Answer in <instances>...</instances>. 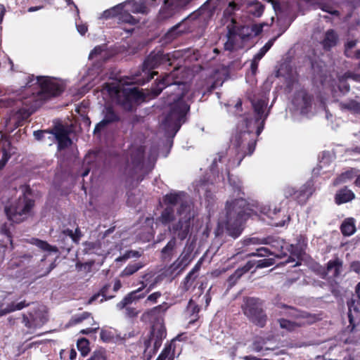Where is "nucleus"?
<instances>
[{"label":"nucleus","instance_id":"f257e3e1","mask_svg":"<svg viewBox=\"0 0 360 360\" xmlns=\"http://www.w3.org/2000/svg\"><path fill=\"white\" fill-rule=\"evenodd\" d=\"M36 84L40 89L32 92L27 96H24L20 101L18 109L15 112L13 119L15 120L14 127L18 128L24 124L34 112H35L46 101L60 96L65 91V86L54 79L46 76L37 77Z\"/></svg>","mask_w":360,"mask_h":360},{"label":"nucleus","instance_id":"f03ea898","mask_svg":"<svg viewBox=\"0 0 360 360\" xmlns=\"http://www.w3.org/2000/svg\"><path fill=\"white\" fill-rule=\"evenodd\" d=\"M255 119L245 118V131H240L235 136L233 145L236 149V158L238 160V166L246 155H251L256 146L255 136H259L264 129L265 120L269 113L264 115L267 105V101L260 98L252 101Z\"/></svg>","mask_w":360,"mask_h":360},{"label":"nucleus","instance_id":"7ed1b4c3","mask_svg":"<svg viewBox=\"0 0 360 360\" xmlns=\"http://www.w3.org/2000/svg\"><path fill=\"white\" fill-rule=\"evenodd\" d=\"M225 210L226 233L236 239L242 234L243 225L251 216L253 210L250 204L243 197L227 201Z\"/></svg>","mask_w":360,"mask_h":360},{"label":"nucleus","instance_id":"20e7f679","mask_svg":"<svg viewBox=\"0 0 360 360\" xmlns=\"http://www.w3.org/2000/svg\"><path fill=\"white\" fill-rule=\"evenodd\" d=\"M172 58H174L173 54L165 53L162 50L151 52L144 60L141 72H139V74L135 75L134 82L139 85H143L150 82L155 75H158V72L153 70L161 65L172 66Z\"/></svg>","mask_w":360,"mask_h":360},{"label":"nucleus","instance_id":"39448f33","mask_svg":"<svg viewBox=\"0 0 360 360\" xmlns=\"http://www.w3.org/2000/svg\"><path fill=\"white\" fill-rule=\"evenodd\" d=\"M189 110L190 105L184 100L183 94L174 98L163 121L166 131L174 136L185 122L186 115Z\"/></svg>","mask_w":360,"mask_h":360},{"label":"nucleus","instance_id":"423d86ee","mask_svg":"<svg viewBox=\"0 0 360 360\" xmlns=\"http://www.w3.org/2000/svg\"><path fill=\"white\" fill-rule=\"evenodd\" d=\"M241 309L243 314L253 325L261 328L266 326L268 316L264 309L263 300L257 297H246Z\"/></svg>","mask_w":360,"mask_h":360},{"label":"nucleus","instance_id":"0eeeda50","mask_svg":"<svg viewBox=\"0 0 360 360\" xmlns=\"http://www.w3.org/2000/svg\"><path fill=\"white\" fill-rule=\"evenodd\" d=\"M34 205V201L23 194L9 206L5 207V213L8 220L18 224L23 220L24 215L30 213Z\"/></svg>","mask_w":360,"mask_h":360},{"label":"nucleus","instance_id":"6e6552de","mask_svg":"<svg viewBox=\"0 0 360 360\" xmlns=\"http://www.w3.org/2000/svg\"><path fill=\"white\" fill-rule=\"evenodd\" d=\"M130 158L131 162L127 165L124 173L129 180L136 179L137 182H141L143 176L137 174L143 169L144 149L142 147L136 148L131 152Z\"/></svg>","mask_w":360,"mask_h":360},{"label":"nucleus","instance_id":"1a4fd4ad","mask_svg":"<svg viewBox=\"0 0 360 360\" xmlns=\"http://www.w3.org/2000/svg\"><path fill=\"white\" fill-rule=\"evenodd\" d=\"M146 99L145 94L137 88L123 89L117 98V103L125 111L131 112L140 101Z\"/></svg>","mask_w":360,"mask_h":360},{"label":"nucleus","instance_id":"9d476101","mask_svg":"<svg viewBox=\"0 0 360 360\" xmlns=\"http://www.w3.org/2000/svg\"><path fill=\"white\" fill-rule=\"evenodd\" d=\"M186 197V193L184 191H174L165 195L162 201L166 206H172L174 208V206L178 205L176 213L181 216L191 211V206Z\"/></svg>","mask_w":360,"mask_h":360},{"label":"nucleus","instance_id":"9b49d317","mask_svg":"<svg viewBox=\"0 0 360 360\" xmlns=\"http://www.w3.org/2000/svg\"><path fill=\"white\" fill-rule=\"evenodd\" d=\"M194 247L192 244H186L179 257L170 264L168 271L171 275L179 274L182 272L192 262Z\"/></svg>","mask_w":360,"mask_h":360},{"label":"nucleus","instance_id":"f8f14e48","mask_svg":"<svg viewBox=\"0 0 360 360\" xmlns=\"http://www.w3.org/2000/svg\"><path fill=\"white\" fill-rule=\"evenodd\" d=\"M192 218L191 211L179 216V220L169 228L170 232L176 235L179 240H185L190 232Z\"/></svg>","mask_w":360,"mask_h":360},{"label":"nucleus","instance_id":"ddd939ff","mask_svg":"<svg viewBox=\"0 0 360 360\" xmlns=\"http://www.w3.org/2000/svg\"><path fill=\"white\" fill-rule=\"evenodd\" d=\"M169 307V304L164 302L144 311L141 316V320L144 322L150 323L152 326L163 324L164 316Z\"/></svg>","mask_w":360,"mask_h":360},{"label":"nucleus","instance_id":"4468645a","mask_svg":"<svg viewBox=\"0 0 360 360\" xmlns=\"http://www.w3.org/2000/svg\"><path fill=\"white\" fill-rule=\"evenodd\" d=\"M166 328L163 324H157L151 326L150 334L147 338L143 340L144 347H146V352L149 347L154 343L157 347H161L162 340L166 338Z\"/></svg>","mask_w":360,"mask_h":360},{"label":"nucleus","instance_id":"2eb2a0df","mask_svg":"<svg viewBox=\"0 0 360 360\" xmlns=\"http://www.w3.org/2000/svg\"><path fill=\"white\" fill-rule=\"evenodd\" d=\"M103 120L99 122L94 129V134H99L103 131L108 125L117 123L120 121V114L115 111L113 106L111 105H107L103 110Z\"/></svg>","mask_w":360,"mask_h":360},{"label":"nucleus","instance_id":"dca6fc26","mask_svg":"<svg viewBox=\"0 0 360 360\" xmlns=\"http://www.w3.org/2000/svg\"><path fill=\"white\" fill-rule=\"evenodd\" d=\"M51 133L54 135L57 140L58 148L59 150L67 148L72 143L69 136L70 130L62 124L55 125L51 131Z\"/></svg>","mask_w":360,"mask_h":360},{"label":"nucleus","instance_id":"f3484780","mask_svg":"<svg viewBox=\"0 0 360 360\" xmlns=\"http://www.w3.org/2000/svg\"><path fill=\"white\" fill-rule=\"evenodd\" d=\"M141 283L142 284L141 287L129 292L120 302L116 304V307L119 310L124 309V307H129V305L132 302L138 301L146 297V293H141V292L147 287V285L145 284L143 281H141Z\"/></svg>","mask_w":360,"mask_h":360},{"label":"nucleus","instance_id":"a211bd4d","mask_svg":"<svg viewBox=\"0 0 360 360\" xmlns=\"http://www.w3.org/2000/svg\"><path fill=\"white\" fill-rule=\"evenodd\" d=\"M175 84L172 76L170 74H165L160 79H156L155 83L152 84L150 89V94L153 98L158 96L162 90L168 86Z\"/></svg>","mask_w":360,"mask_h":360},{"label":"nucleus","instance_id":"6ab92c4d","mask_svg":"<svg viewBox=\"0 0 360 360\" xmlns=\"http://www.w3.org/2000/svg\"><path fill=\"white\" fill-rule=\"evenodd\" d=\"M268 217L271 219V225L274 226H283L290 220L289 215L285 213L281 209L274 208L273 211H269Z\"/></svg>","mask_w":360,"mask_h":360},{"label":"nucleus","instance_id":"aec40b11","mask_svg":"<svg viewBox=\"0 0 360 360\" xmlns=\"http://www.w3.org/2000/svg\"><path fill=\"white\" fill-rule=\"evenodd\" d=\"M252 269V264L251 262H246L245 265L238 267L236 271L229 276L226 280L228 283V288H232L238 281V280L245 274L249 272Z\"/></svg>","mask_w":360,"mask_h":360},{"label":"nucleus","instance_id":"412c9836","mask_svg":"<svg viewBox=\"0 0 360 360\" xmlns=\"http://www.w3.org/2000/svg\"><path fill=\"white\" fill-rule=\"evenodd\" d=\"M252 269V264L251 262H246L245 265L238 267L236 271L229 276L226 280L228 283V288H232L238 281V280L245 274L249 272Z\"/></svg>","mask_w":360,"mask_h":360},{"label":"nucleus","instance_id":"4be33fe9","mask_svg":"<svg viewBox=\"0 0 360 360\" xmlns=\"http://www.w3.org/2000/svg\"><path fill=\"white\" fill-rule=\"evenodd\" d=\"M339 41V36L337 32L333 30H328L324 35L321 44L323 50L326 51H330L333 47L336 46Z\"/></svg>","mask_w":360,"mask_h":360},{"label":"nucleus","instance_id":"5701e85b","mask_svg":"<svg viewBox=\"0 0 360 360\" xmlns=\"http://www.w3.org/2000/svg\"><path fill=\"white\" fill-rule=\"evenodd\" d=\"M274 242H276L278 245L281 243V240L275 238L274 236H270L262 238L257 237L245 238L241 240L240 243L242 244L241 248H244L250 245L273 244Z\"/></svg>","mask_w":360,"mask_h":360},{"label":"nucleus","instance_id":"b1692460","mask_svg":"<svg viewBox=\"0 0 360 360\" xmlns=\"http://www.w3.org/2000/svg\"><path fill=\"white\" fill-rule=\"evenodd\" d=\"M348 307V320H349V327H351V331H354L355 328L356 327V322L354 321V316L352 312L354 314L360 313V300L357 298V300L352 299L347 303Z\"/></svg>","mask_w":360,"mask_h":360},{"label":"nucleus","instance_id":"393cba45","mask_svg":"<svg viewBox=\"0 0 360 360\" xmlns=\"http://www.w3.org/2000/svg\"><path fill=\"white\" fill-rule=\"evenodd\" d=\"M176 239L173 236L160 251V259L163 262H169L175 252L176 248Z\"/></svg>","mask_w":360,"mask_h":360},{"label":"nucleus","instance_id":"a878e982","mask_svg":"<svg viewBox=\"0 0 360 360\" xmlns=\"http://www.w3.org/2000/svg\"><path fill=\"white\" fill-rule=\"evenodd\" d=\"M343 266V261L338 257L330 259L326 264V271L328 273H332L334 278L339 277L341 274Z\"/></svg>","mask_w":360,"mask_h":360},{"label":"nucleus","instance_id":"bb28decb","mask_svg":"<svg viewBox=\"0 0 360 360\" xmlns=\"http://www.w3.org/2000/svg\"><path fill=\"white\" fill-rule=\"evenodd\" d=\"M354 198V193L345 186L337 191L335 195V202L337 205H342L352 201Z\"/></svg>","mask_w":360,"mask_h":360},{"label":"nucleus","instance_id":"cd10ccee","mask_svg":"<svg viewBox=\"0 0 360 360\" xmlns=\"http://www.w3.org/2000/svg\"><path fill=\"white\" fill-rule=\"evenodd\" d=\"M296 97L302 98L301 111L302 112H308L311 108L314 100L313 95L309 94L307 90L302 89L296 94Z\"/></svg>","mask_w":360,"mask_h":360},{"label":"nucleus","instance_id":"c85d7f7f","mask_svg":"<svg viewBox=\"0 0 360 360\" xmlns=\"http://www.w3.org/2000/svg\"><path fill=\"white\" fill-rule=\"evenodd\" d=\"M130 0H127L122 4V11L119 13L118 23H127L131 25H135L139 22V20L136 19L131 13L124 9L127 3H129Z\"/></svg>","mask_w":360,"mask_h":360},{"label":"nucleus","instance_id":"c756f323","mask_svg":"<svg viewBox=\"0 0 360 360\" xmlns=\"http://www.w3.org/2000/svg\"><path fill=\"white\" fill-rule=\"evenodd\" d=\"M212 0H207L198 10V15L204 20L210 19L214 14L217 6L211 5Z\"/></svg>","mask_w":360,"mask_h":360},{"label":"nucleus","instance_id":"7c9ffc66","mask_svg":"<svg viewBox=\"0 0 360 360\" xmlns=\"http://www.w3.org/2000/svg\"><path fill=\"white\" fill-rule=\"evenodd\" d=\"M158 219L164 226L174 221L175 219L174 208L172 206H166Z\"/></svg>","mask_w":360,"mask_h":360},{"label":"nucleus","instance_id":"2f4dec72","mask_svg":"<svg viewBox=\"0 0 360 360\" xmlns=\"http://www.w3.org/2000/svg\"><path fill=\"white\" fill-rule=\"evenodd\" d=\"M312 194L311 186L309 183L302 185L300 189L297 190L295 200L299 203L305 202L309 197Z\"/></svg>","mask_w":360,"mask_h":360},{"label":"nucleus","instance_id":"473e14b6","mask_svg":"<svg viewBox=\"0 0 360 360\" xmlns=\"http://www.w3.org/2000/svg\"><path fill=\"white\" fill-rule=\"evenodd\" d=\"M340 231L344 236H350L356 232L355 220L352 217L345 219L341 226Z\"/></svg>","mask_w":360,"mask_h":360},{"label":"nucleus","instance_id":"72a5a7b5","mask_svg":"<svg viewBox=\"0 0 360 360\" xmlns=\"http://www.w3.org/2000/svg\"><path fill=\"white\" fill-rule=\"evenodd\" d=\"M30 303L27 302L25 300L20 302H12L6 305V307L4 309H1L0 311V315H6L7 314H10L11 312L19 311L25 307H27L30 306Z\"/></svg>","mask_w":360,"mask_h":360},{"label":"nucleus","instance_id":"f704fd0d","mask_svg":"<svg viewBox=\"0 0 360 360\" xmlns=\"http://www.w3.org/2000/svg\"><path fill=\"white\" fill-rule=\"evenodd\" d=\"M240 6L234 1L229 2L228 6L223 12V18L221 20L223 23H226L229 20L231 21L232 18H234L235 12L240 9Z\"/></svg>","mask_w":360,"mask_h":360},{"label":"nucleus","instance_id":"c9c22d12","mask_svg":"<svg viewBox=\"0 0 360 360\" xmlns=\"http://www.w3.org/2000/svg\"><path fill=\"white\" fill-rule=\"evenodd\" d=\"M155 360H174V347L166 345Z\"/></svg>","mask_w":360,"mask_h":360},{"label":"nucleus","instance_id":"e433bc0d","mask_svg":"<svg viewBox=\"0 0 360 360\" xmlns=\"http://www.w3.org/2000/svg\"><path fill=\"white\" fill-rule=\"evenodd\" d=\"M121 11H122V4H119L109 9L104 11L101 14V18L105 20L113 18H118L119 13H120Z\"/></svg>","mask_w":360,"mask_h":360},{"label":"nucleus","instance_id":"4c0bfd02","mask_svg":"<svg viewBox=\"0 0 360 360\" xmlns=\"http://www.w3.org/2000/svg\"><path fill=\"white\" fill-rule=\"evenodd\" d=\"M341 110H347L353 113L360 114V103L355 100H349L347 102L340 103Z\"/></svg>","mask_w":360,"mask_h":360},{"label":"nucleus","instance_id":"58836bf2","mask_svg":"<svg viewBox=\"0 0 360 360\" xmlns=\"http://www.w3.org/2000/svg\"><path fill=\"white\" fill-rule=\"evenodd\" d=\"M110 288V284H105V285H103L102 287V288L100 290V292L97 294H95L89 300V303L91 304L93 302H94L95 300H96L98 297L100 295H101L103 298L101 300V302H103V300H110V299H112L113 297H115V295H108V290Z\"/></svg>","mask_w":360,"mask_h":360},{"label":"nucleus","instance_id":"ea45409f","mask_svg":"<svg viewBox=\"0 0 360 360\" xmlns=\"http://www.w3.org/2000/svg\"><path fill=\"white\" fill-rule=\"evenodd\" d=\"M143 266L141 262H134L128 264L121 273V276H129L138 271Z\"/></svg>","mask_w":360,"mask_h":360},{"label":"nucleus","instance_id":"a19ab883","mask_svg":"<svg viewBox=\"0 0 360 360\" xmlns=\"http://www.w3.org/2000/svg\"><path fill=\"white\" fill-rule=\"evenodd\" d=\"M247 262H251L252 268L255 266L256 269H262L274 265L275 259L273 258H264L259 260H249Z\"/></svg>","mask_w":360,"mask_h":360},{"label":"nucleus","instance_id":"79ce46f5","mask_svg":"<svg viewBox=\"0 0 360 360\" xmlns=\"http://www.w3.org/2000/svg\"><path fill=\"white\" fill-rule=\"evenodd\" d=\"M77 347L83 356H86L90 352L89 341L85 338L77 340Z\"/></svg>","mask_w":360,"mask_h":360},{"label":"nucleus","instance_id":"37998d69","mask_svg":"<svg viewBox=\"0 0 360 360\" xmlns=\"http://www.w3.org/2000/svg\"><path fill=\"white\" fill-rule=\"evenodd\" d=\"M92 317L91 313L89 311H84L82 314H75L70 320V324L71 325H77L82 322H83L84 320L88 319L89 318Z\"/></svg>","mask_w":360,"mask_h":360},{"label":"nucleus","instance_id":"c03bdc74","mask_svg":"<svg viewBox=\"0 0 360 360\" xmlns=\"http://www.w3.org/2000/svg\"><path fill=\"white\" fill-rule=\"evenodd\" d=\"M132 8L131 9V12L133 13H142L146 14L148 13V8L144 1L136 2L132 0Z\"/></svg>","mask_w":360,"mask_h":360},{"label":"nucleus","instance_id":"a18cd8bd","mask_svg":"<svg viewBox=\"0 0 360 360\" xmlns=\"http://www.w3.org/2000/svg\"><path fill=\"white\" fill-rule=\"evenodd\" d=\"M227 38H230L232 36L236 37L239 34L240 28L237 25V21L235 18H232L231 23L227 25Z\"/></svg>","mask_w":360,"mask_h":360},{"label":"nucleus","instance_id":"49530a36","mask_svg":"<svg viewBox=\"0 0 360 360\" xmlns=\"http://www.w3.org/2000/svg\"><path fill=\"white\" fill-rule=\"evenodd\" d=\"M35 245L37 246L41 250L46 252H57L58 249L55 246H52L49 244L46 241L41 240L39 239H35Z\"/></svg>","mask_w":360,"mask_h":360},{"label":"nucleus","instance_id":"de8ad7c7","mask_svg":"<svg viewBox=\"0 0 360 360\" xmlns=\"http://www.w3.org/2000/svg\"><path fill=\"white\" fill-rule=\"evenodd\" d=\"M181 25V23L180 22L170 28L166 34V38L169 39H176L178 36L181 35V33H183V31L179 30Z\"/></svg>","mask_w":360,"mask_h":360},{"label":"nucleus","instance_id":"09e8293b","mask_svg":"<svg viewBox=\"0 0 360 360\" xmlns=\"http://www.w3.org/2000/svg\"><path fill=\"white\" fill-rule=\"evenodd\" d=\"M278 321L281 328L286 329L288 331L294 330L295 328L297 326L295 322L285 319H280Z\"/></svg>","mask_w":360,"mask_h":360},{"label":"nucleus","instance_id":"8fccbe9b","mask_svg":"<svg viewBox=\"0 0 360 360\" xmlns=\"http://www.w3.org/2000/svg\"><path fill=\"white\" fill-rule=\"evenodd\" d=\"M87 360H107L105 351L103 349H96Z\"/></svg>","mask_w":360,"mask_h":360},{"label":"nucleus","instance_id":"3c124183","mask_svg":"<svg viewBox=\"0 0 360 360\" xmlns=\"http://www.w3.org/2000/svg\"><path fill=\"white\" fill-rule=\"evenodd\" d=\"M271 45L272 44L271 41L266 43L265 45L259 49L258 53L255 55V58L257 60H261L271 48Z\"/></svg>","mask_w":360,"mask_h":360},{"label":"nucleus","instance_id":"603ef678","mask_svg":"<svg viewBox=\"0 0 360 360\" xmlns=\"http://www.w3.org/2000/svg\"><path fill=\"white\" fill-rule=\"evenodd\" d=\"M141 256L139 252L136 250H129L126 252L122 256L118 257L117 261H123L131 257H139Z\"/></svg>","mask_w":360,"mask_h":360},{"label":"nucleus","instance_id":"864d4df0","mask_svg":"<svg viewBox=\"0 0 360 360\" xmlns=\"http://www.w3.org/2000/svg\"><path fill=\"white\" fill-rule=\"evenodd\" d=\"M105 50V44L96 46H95L93 50L89 53V58H94L95 57H97Z\"/></svg>","mask_w":360,"mask_h":360},{"label":"nucleus","instance_id":"5fc2aeb1","mask_svg":"<svg viewBox=\"0 0 360 360\" xmlns=\"http://www.w3.org/2000/svg\"><path fill=\"white\" fill-rule=\"evenodd\" d=\"M162 296V293L160 291H157L155 292H153L152 294L149 295L148 297L146 298L145 303L146 304H155L158 302V299Z\"/></svg>","mask_w":360,"mask_h":360},{"label":"nucleus","instance_id":"6e6d98bb","mask_svg":"<svg viewBox=\"0 0 360 360\" xmlns=\"http://www.w3.org/2000/svg\"><path fill=\"white\" fill-rule=\"evenodd\" d=\"M22 323L27 328H31L32 327V323L30 319L34 320V314L32 312L28 313V316L25 314H22Z\"/></svg>","mask_w":360,"mask_h":360},{"label":"nucleus","instance_id":"4d7b16f0","mask_svg":"<svg viewBox=\"0 0 360 360\" xmlns=\"http://www.w3.org/2000/svg\"><path fill=\"white\" fill-rule=\"evenodd\" d=\"M10 158V153L6 150L4 149L1 158L0 159V170L4 169Z\"/></svg>","mask_w":360,"mask_h":360},{"label":"nucleus","instance_id":"13d9d810","mask_svg":"<svg viewBox=\"0 0 360 360\" xmlns=\"http://www.w3.org/2000/svg\"><path fill=\"white\" fill-rule=\"evenodd\" d=\"M270 254H271V252L268 248H260L257 250V252H252V253L248 254V255L250 257H252V256L265 257Z\"/></svg>","mask_w":360,"mask_h":360},{"label":"nucleus","instance_id":"bf43d9fd","mask_svg":"<svg viewBox=\"0 0 360 360\" xmlns=\"http://www.w3.org/2000/svg\"><path fill=\"white\" fill-rule=\"evenodd\" d=\"M356 45V40L348 41L345 45V54L347 57H351L349 51Z\"/></svg>","mask_w":360,"mask_h":360},{"label":"nucleus","instance_id":"052dcab7","mask_svg":"<svg viewBox=\"0 0 360 360\" xmlns=\"http://www.w3.org/2000/svg\"><path fill=\"white\" fill-rule=\"evenodd\" d=\"M125 309V315L129 318H134L138 315V311L134 307H126Z\"/></svg>","mask_w":360,"mask_h":360},{"label":"nucleus","instance_id":"680f3d73","mask_svg":"<svg viewBox=\"0 0 360 360\" xmlns=\"http://www.w3.org/2000/svg\"><path fill=\"white\" fill-rule=\"evenodd\" d=\"M100 338L104 342H109L112 338V336L110 331L102 329L100 333Z\"/></svg>","mask_w":360,"mask_h":360},{"label":"nucleus","instance_id":"e2e57ef3","mask_svg":"<svg viewBox=\"0 0 360 360\" xmlns=\"http://www.w3.org/2000/svg\"><path fill=\"white\" fill-rule=\"evenodd\" d=\"M188 307L191 309L192 315L196 314L200 312V307L195 304L192 300L188 302Z\"/></svg>","mask_w":360,"mask_h":360},{"label":"nucleus","instance_id":"0e129e2a","mask_svg":"<svg viewBox=\"0 0 360 360\" xmlns=\"http://www.w3.org/2000/svg\"><path fill=\"white\" fill-rule=\"evenodd\" d=\"M82 236V233L79 227L75 229V231H73V236L72 237V240L74 243L78 244L79 240Z\"/></svg>","mask_w":360,"mask_h":360},{"label":"nucleus","instance_id":"69168bd1","mask_svg":"<svg viewBox=\"0 0 360 360\" xmlns=\"http://www.w3.org/2000/svg\"><path fill=\"white\" fill-rule=\"evenodd\" d=\"M297 189L292 187H288L285 190V195L286 198H292L295 199Z\"/></svg>","mask_w":360,"mask_h":360},{"label":"nucleus","instance_id":"338daca9","mask_svg":"<svg viewBox=\"0 0 360 360\" xmlns=\"http://www.w3.org/2000/svg\"><path fill=\"white\" fill-rule=\"evenodd\" d=\"M350 271H354L356 274L360 273V261H353L350 264Z\"/></svg>","mask_w":360,"mask_h":360},{"label":"nucleus","instance_id":"774afa93","mask_svg":"<svg viewBox=\"0 0 360 360\" xmlns=\"http://www.w3.org/2000/svg\"><path fill=\"white\" fill-rule=\"evenodd\" d=\"M99 329V327H96V328H87L86 329H82L81 331H80V333L82 334H84V335H89V334H91V333H95L97 332V330Z\"/></svg>","mask_w":360,"mask_h":360}]
</instances>
